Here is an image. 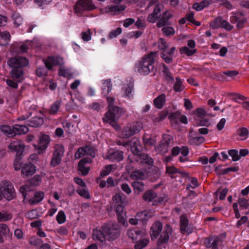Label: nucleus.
<instances>
[{"label":"nucleus","mask_w":249,"mask_h":249,"mask_svg":"<svg viewBox=\"0 0 249 249\" xmlns=\"http://www.w3.org/2000/svg\"><path fill=\"white\" fill-rule=\"evenodd\" d=\"M29 63L26 57L19 55L9 59L7 64L12 68L11 71L12 79L21 82L24 79V68L28 66Z\"/></svg>","instance_id":"1"},{"label":"nucleus","mask_w":249,"mask_h":249,"mask_svg":"<svg viewBox=\"0 0 249 249\" xmlns=\"http://www.w3.org/2000/svg\"><path fill=\"white\" fill-rule=\"evenodd\" d=\"M157 53V52H151L141 59L138 66V71L140 73L147 74L153 71V64Z\"/></svg>","instance_id":"2"},{"label":"nucleus","mask_w":249,"mask_h":249,"mask_svg":"<svg viewBox=\"0 0 249 249\" xmlns=\"http://www.w3.org/2000/svg\"><path fill=\"white\" fill-rule=\"evenodd\" d=\"M123 114V109L118 106H114L108 109V111L106 113L105 117L103 118L104 122H107L116 129L119 128L116 121Z\"/></svg>","instance_id":"3"},{"label":"nucleus","mask_w":249,"mask_h":249,"mask_svg":"<svg viewBox=\"0 0 249 249\" xmlns=\"http://www.w3.org/2000/svg\"><path fill=\"white\" fill-rule=\"evenodd\" d=\"M101 229L104 230L107 240L113 241L116 239L120 235L121 228L117 224H104Z\"/></svg>","instance_id":"4"},{"label":"nucleus","mask_w":249,"mask_h":249,"mask_svg":"<svg viewBox=\"0 0 249 249\" xmlns=\"http://www.w3.org/2000/svg\"><path fill=\"white\" fill-rule=\"evenodd\" d=\"M142 128L140 123L127 124L122 130L121 135L123 138H129L138 133Z\"/></svg>","instance_id":"5"},{"label":"nucleus","mask_w":249,"mask_h":249,"mask_svg":"<svg viewBox=\"0 0 249 249\" xmlns=\"http://www.w3.org/2000/svg\"><path fill=\"white\" fill-rule=\"evenodd\" d=\"M15 197L16 193L12 184L7 182V184L0 187V200L3 198L10 200Z\"/></svg>","instance_id":"6"},{"label":"nucleus","mask_w":249,"mask_h":249,"mask_svg":"<svg viewBox=\"0 0 249 249\" xmlns=\"http://www.w3.org/2000/svg\"><path fill=\"white\" fill-rule=\"evenodd\" d=\"M95 8L92 0H79L75 5L74 10L76 13H79L83 11H90Z\"/></svg>","instance_id":"7"},{"label":"nucleus","mask_w":249,"mask_h":249,"mask_svg":"<svg viewBox=\"0 0 249 249\" xmlns=\"http://www.w3.org/2000/svg\"><path fill=\"white\" fill-rule=\"evenodd\" d=\"M64 153V148L62 145H56L53 152V156L50 162V166L54 167L59 165L61 162Z\"/></svg>","instance_id":"8"},{"label":"nucleus","mask_w":249,"mask_h":249,"mask_svg":"<svg viewBox=\"0 0 249 249\" xmlns=\"http://www.w3.org/2000/svg\"><path fill=\"white\" fill-rule=\"evenodd\" d=\"M46 67L48 70H51L53 66H60V67L64 63L63 58L58 56H50L47 59L43 60Z\"/></svg>","instance_id":"9"},{"label":"nucleus","mask_w":249,"mask_h":249,"mask_svg":"<svg viewBox=\"0 0 249 249\" xmlns=\"http://www.w3.org/2000/svg\"><path fill=\"white\" fill-rule=\"evenodd\" d=\"M25 145L21 141H13L8 146L12 152H16V156H22L23 154Z\"/></svg>","instance_id":"10"},{"label":"nucleus","mask_w":249,"mask_h":249,"mask_svg":"<svg viewBox=\"0 0 249 249\" xmlns=\"http://www.w3.org/2000/svg\"><path fill=\"white\" fill-rule=\"evenodd\" d=\"M225 237V234L220 235L216 237H209L206 239L205 244L207 248L212 249H218V244L221 242Z\"/></svg>","instance_id":"11"},{"label":"nucleus","mask_w":249,"mask_h":249,"mask_svg":"<svg viewBox=\"0 0 249 249\" xmlns=\"http://www.w3.org/2000/svg\"><path fill=\"white\" fill-rule=\"evenodd\" d=\"M172 232V229L169 224H166L164 229L163 232L160 235V237L157 241L158 246H160L162 244H165L168 242L169 237L171 235Z\"/></svg>","instance_id":"12"},{"label":"nucleus","mask_w":249,"mask_h":249,"mask_svg":"<svg viewBox=\"0 0 249 249\" xmlns=\"http://www.w3.org/2000/svg\"><path fill=\"white\" fill-rule=\"evenodd\" d=\"M50 138L48 135L45 134H41L39 137V140L37 145H35L36 148L43 151L45 150L48 147L50 142Z\"/></svg>","instance_id":"13"},{"label":"nucleus","mask_w":249,"mask_h":249,"mask_svg":"<svg viewBox=\"0 0 249 249\" xmlns=\"http://www.w3.org/2000/svg\"><path fill=\"white\" fill-rule=\"evenodd\" d=\"M180 231L183 234H189L193 231V229L188 226V219L183 215L180 216Z\"/></svg>","instance_id":"14"},{"label":"nucleus","mask_w":249,"mask_h":249,"mask_svg":"<svg viewBox=\"0 0 249 249\" xmlns=\"http://www.w3.org/2000/svg\"><path fill=\"white\" fill-rule=\"evenodd\" d=\"M162 229V224L160 221H156L150 228V235L152 240L156 239Z\"/></svg>","instance_id":"15"},{"label":"nucleus","mask_w":249,"mask_h":249,"mask_svg":"<svg viewBox=\"0 0 249 249\" xmlns=\"http://www.w3.org/2000/svg\"><path fill=\"white\" fill-rule=\"evenodd\" d=\"M126 8L125 5H111L105 8V12L110 13L113 15H120Z\"/></svg>","instance_id":"16"},{"label":"nucleus","mask_w":249,"mask_h":249,"mask_svg":"<svg viewBox=\"0 0 249 249\" xmlns=\"http://www.w3.org/2000/svg\"><path fill=\"white\" fill-rule=\"evenodd\" d=\"M91 160L89 158H85L81 159L78 163V170L81 172V174L83 176L88 175L89 171V167H86L85 165L90 162Z\"/></svg>","instance_id":"17"},{"label":"nucleus","mask_w":249,"mask_h":249,"mask_svg":"<svg viewBox=\"0 0 249 249\" xmlns=\"http://www.w3.org/2000/svg\"><path fill=\"white\" fill-rule=\"evenodd\" d=\"M36 171V166L31 162L25 164L21 169V174L23 175L28 177L32 176Z\"/></svg>","instance_id":"18"},{"label":"nucleus","mask_w":249,"mask_h":249,"mask_svg":"<svg viewBox=\"0 0 249 249\" xmlns=\"http://www.w3.org/2000/svg\"><path fill=\"white\" fill-rule=\"evenodd\" d=\"M129 238L132 240H136L139 237H142L144 235V232L138 228H135L129 230L127 232Z\"/></svg>","instance_id":"19"},{"label":"nucleus","mask_w":249,"mask_h":249,"mask_svg":"<svg viewBox=\"0 0 249 249\" xmlns=\"http://www.w3.org/2000/svg\"><path fill=\"white\" fill-rule=\"evenodd\" d=\"M124 207L119 205L116 207V212L117 215L118 220L119 223L124 225L127 224L125 219V214L124 212Z\"/></svg>","instance_id":"20"},{"label":"nucleus","mask_w":249,"mask_h":249,"mask_svg":"<svg viewBox=\"0 0 249 249\" xmlns=\"http://www.w3.org/2000/svg\"><path fill=\"white\" fill-rule=\"evenodd\" d=\"M130 145L131 150L134 154L138 156L142 154L141 153L142 147L138 140H136L134 142L132 141V142L131 143V145Z\"/></svg>","instance_id":"21"},{"label":"nucleus","mask_w":249,"mask_h":249,"mask_svg":"<svg viewBox=\"0 0 249 249\" xmlns=\"http://www.w3.org/2000/svg\"><path fill=\"white\" fill-rule=\"evenodd\" d=\"M123 152L120 150H116L112 153H110L107 156V159L112 160L120 161L124 158Z\"/></svg>","instance_id":"22"},{"label":"nucleus","mask_w":249,"mask_h":249,"mask_svg":"<svg viewBox=\"0 0 249 249\" xmlns=\"http://www.w3.org/2000/svg\"><path fill=\"white\" fill-rule=\"evenodd\" d=\"M93 238L94 239L103 242L107 239L106 236L104 234V231L101 228L100 230L94 229L92 232Z\"/></svg>","instance_id":"23"},{"label":"nucleus","mask_w":249,"mask_h":249,"mask_svg":"<svg viewBox=\"0 0 249 249\" xmlns=\"http://www.w3.org/2000/svg\"><path fill=\"white\" fill-rule=\"evenodd\" d=\"M43 118L39 117H35L28 122L27 124L31 127H37L43 124Z\"/></svg>","instance_id":"24"},{"label":"nucleus","mask_w":249,"mask_h":249,"mask_svg":"<svg viewBox=\"0 0 249 249\" xmlns=\"http://www.w3.org/2000/svg\"><path fill=\"white\" fill-rule=\"evenodd\" d=\"M165 103V95L162 94L154 100L155 106L159 109L161 108Z\"/></svg>","instance_id":"25"},{"label":"nucleus","mask_w":249,"mask_h":249,"mask_svg":"<svg viewBox=\"0 0 249 249\" xmlns=\"http://www.w3.org/2000/svg\"><path fill=\"white\" fill-rule=\"evenodd\" d=\"M10 38V35L8 32H0V45L1 46H6L9 44V41Z\"/></svg>","instance_id":"26"},{"label":"nucleus","mask_w":249,"mask_h":249,"mask_svg":"<svg viewBox=\"0 0 249 249\" xmlns=\"http://www.w3.org/2000/svg\"><path fill=\"white\" fill-rule=\"evenodd\" d=\"M14 136L16 135H20L25 134L28 132V128L24 125H15L14 126Z\"/></svg>","instance_id":"27"},{"label":"nucleus","mask_w":249,"mask_h":249,"mask_svg":"<svg viewBox=\"0 0 249 249\" xmlns=\"http://www.w3.org/2000/svg\"><path fill=\"white\" fill-rule=\"evenodd\" d=\"M152 216V214L147 211H143L137 213L136 217L141 221H147Z\"/></svg>","instance_id":"28"},{"label":"nucleus","mask_w":249,"mask_h":249,"mask_svg":"<svg viewBox=\"0 0 249 249\" xmlns=\"http://www.w3.org/2000/svg\"><path fill=\"white\" fill-rule=\"evenodd\" d=\"M249 153L247 149H241L239 151L234 149V161L239 160L242 157H245Z\"/></svg>","instance_id":"29"},{"label":"nucleus","mask_w":249,"mask_h":249,"mask_svg":"<svg viewBox=\"0 0 249 249\" xmlns=\"http://www.w3.org/2000/svg\"><path fill=\"white\" fill-rule=\"evenodd\" d=\"M157 194L153 190H149L146 191L143 195L142 198L145 201H151L157 197Z\"/></svg>","instance_id":"30"},{"label":"nucleus","mask_w":249,"mask_h":249,"mask_svg":"<svg viewBox=\"0 0 249 249\" xmlns=\"http://www.w3.org/2000/svg\"><path fill=\"white\" fill-rule=\"evenodd\" d=\"M132 185L134 188L135 192L138 194H139L140 193L143 192L144 190V185L142 181H134L132 183Z\"/></svg>","instance_id":"31"},{"label":"nucleus","mask_w":249,"mask_h":249,"mask_svg":"<svg viewBox=\"0 0 249 249\" xmlns=\"http://www.w3.org/2000/svg\"><path fill=\"white\" fill-rule=\"evenodd\" d=\"M244 108L242 106H234V116H236L237 120H240L244 118Z\"/></svg>","instance_id":"32"},{"label":"nucleus","mask_w":249,"mask_h":249,"mask_svg":"<svg viewBox=\"0 0 249 249\" xmlns=\"http://www.w3.org/2000/svg\"><path fill=\"white\" fill-rule=\"evenodd\" d=\"M209 4L210 2L208 0H204L200 3H195L193 5V8L198 11L202 10L205 7H207Z\"/></svg>","instance_id":"33"},{"label":"nucleus","mask_w":249,"mask_h":249,"mask_svg":"<svg viewBox=\"0 0 249 249\" xmlns=\"http://www.w3.org/2000/svg\"><path fill=\"white\" fill-rule=\"evenodd\" d=\"M205 138L202 137H191L189 140V143L191 145H198L204 142Z\"/></svg>","instance_id":"34"},{"label":"nucleus","mask_w":249,"mask_h":249,"mask_svg":"<svg viewBox=\"0 0 249 249\" xmlns=\"http://www.w3.org/2000/svg\"><path fill=\"white\" fill-rule=\"evenodd\" d=\"M237 134L242 138L240 140L244 141L248 138L249 131L246 127H241L237 130Z\"/></svg>","instance_id":"35"},{"label":"nucleus","mask_w":249,"mask_h":249,"mask_svg":"<svg viewBox=\"0 0 249 249\" xmlns=\"http://www.w3.org/2000/svg\"><path fill=\"white\" fill-rule=\"evenodd\" d=\"M149 242V239L147 238L140 239L136 242L134 248L135 249H142L148 245Z\"/></svg>","instance_id":"36"},{"label":"nucleus","mask_w":249,"mask_h":249,"mask_svg":"<svg viewBox=\"0 0 249 249\" xmlns=\"http://www.w3.org/2000/svg\"><path fill=\"white\" fill-rule=\"evenodd\" d=\"M163 70L162 72L165 76L166 80L169 82L173 83L174 81V79L171 73L170 72L168 68L164 64L163 65Z\"/></svg>","instance_id":"37"},{"label":"nucleus","mask_w":249,"mask_h":249,"mask_svg":"<svg viewBox=\"0 0 249 249\" xmlns=\"http://www.w3.org/2000/svg\"><path fill=\"white\" fill-rule=\"evenodd\" d=\"M9 231V229L6 224H0V243L4 242V240L2 235L7 234Z\"/></svg>","instance_id":"38"},{"label":"nucleus","mask_w":249,"mask_h":249,"mask_svg":"<svg viewBox=\"0 0 249 249\" xmlns=\"http://www.w3.org/2000/svg\"><path fill=\"white\" fill-rule=\"evenodd\" d=\"M149 176L154 180L158 179L160 176V172L159 169L156 166L153 167L151 171H149Z\"/></svg>","instance_id":"39"},{"label":"nucleus","mask_w":249,"mask_h":249,"mask_svg":"<svg viewBox=\"0 0 249 249\" xmlns=\"http://www.w3.org/2000/svg\"><path fill=\"white\" fill-rule=\"evenodd\" d=\"M0 130L2 132L7 134L9 137L14 136V127L11 128L9 125H2L0 127Z\"/></svg>","instance_id":"40"},{"label":"nucleus","mask_w":249,"mask_h":249,"mask_svg":"<svg viewBox=\"0 0 249 249\" xmlns=\"http://www.w3.org/2000/svg\"><path fill=\"white\" fill-rule=\"evenodd\" d=\"M141 161L145 164H147L149 165H152L153 163V159L149 157L147 154H142L140 155Z\"/></svg>","instance_id":"41"},{"label":"nucleus","mask_w":249,"mask_h":249,"mask_svg":"<svg viewBox=\"0 0 249 249\" xmlns=\"http://www.w3.org/2000/svg\"><path fill=\"white\" fill-rule=\"evenodd\" d=\"M44 193L42 192H37L34 194V199L30 200L32 204L39 203L40 202L44 197Z\"/></svg>","instance_id":"42"},{"label":"nucleus","mask_w":249,"mask_h":249,"mask_svg":"<svg viewBox=\"0 0 249 249\" xmlns=\"http://www.w3.org/2000/svg\"><path fill=\"white\" fill-rule=\"evenodd\" d=\"M248 97L238 93L234 92V102L242 104L243 106V103L246 102Z\"/></svg>","instance_id":"43"},{"label":"nucleus","mask_w":249,"mask_h":249,"mask_svg":"<svg viewBox=\"0 0 249 249\" xmlns=\"http://www.w3.org/2000/svg\"><path fill=\"white\" fill-rule=\"evenodd\" d=\"M179 52L181 54L184 53L187 56H192L196 52V49L190 50L187 47L184 46L180 48Z\"/></svg>","instance_id":"44"},{"label":"nucleus","mask_w":249,"mask_h":249,"mask_svg":"<svg viewBox=\"0 0 249 249\" xmlns=\"http://www.w3.org/2000/svg\"><path fill=\"white\" fill-rule=\"evenodd\" d=\"M161 143L166 144L168 146H172L173 144V137L168 134L163 135V139Z\"/></svg>","instance_id":"45"},{"label":"nucleus","mask_w":249,"mask_h":249,"mask_svg":"<svg viewBox=\"0 0 249 249\" xmlns=\"http://www.w3.org/2000/svg\"><path fill=\"white\" fill-rule=\"evenodd\" d=\"M174 90L176 92H180L183 89L181 79L179 77L176 78V82L173 87Z\"/></svg>","instance_id":"46"},{"label":"nucleus","mask_w":249,"mask_h":249,"mask_svg":"<svg viewBox=\"0 0 249 249\" xmlns=\"http://www.w3.org/2000/svg\"><path fill=\"white\" fill-rule=\"evenodd\" d=\"M238 204L239 205V210L240 211L244 209H247L248 207H249V201L245 198H239Z\"/></svg>","instance_id":"47"},{"label":"nucleus","mask_w":249,"mask_h":249,"mask_svg":"<svg viewBox=\"0 0 249 249\" xmlns=\"http://www.w3.org/2000/svg\"><path fill=\"white\" fill-rule=\"evenodd\" d=\"M22 156H16L15 159L14 160L13 166L14 169L16 171L19 170L21 168L22 163L20 160Z\"/></svg>","instance_id":"48"},{"label":"nucleus","mask_w":249,"mask_h":249,"mask_svg":"<svg viewBox=\"0 0 249 249\" xmlns=\"http://www.w3.org/2000/svg\"><path fill=\"white\" fill-rule=\"evenodd\" d=\"M169 147V146H167L166 144L160 142L159 145L157 147V150L160 153L163 155L168 152Z\"/></svg>","instance_id":"49"},{"label":"nucleus","mask_w":249,"mask_h":249,"mask_svg":"<svg viewBox=\"0 0 249 249\" xmlns=\"http://www.w3.org/2000/svg\"><path fill=\"white\" fill-rule=\"evenodd\" d=\"M162 31L164 35L166 36L173 35L175 33L174 28L170 26L163 27L162 28Z\"/></svg>","instance_id":"50"},{"label":"nucleus","mask_w":249,"mask_h":249,"mask_svg":"<svg viewBox=\"0 0 249 249\" xmlns=\"http://www.w3.org/2000/svg\"><path fill=\"white\" fill-rule=\"evenodd\" d=\"M223 21L221 17H217L214 19V21L210 24V26L214 29L221 27V23Z\"/></svg>","instance_id":"51"},{"label":"nucleus","mask_w":249,"mask_h":249,"mask_svg":"<svg viewBox=\"0 0 249 249\" xmlns=\"http://www.w3.org/2000/svg\"><path fill=\"white\" fill-rule=\"evenodd\" d=\"M168 20L166 18L165 16H163L157 23V26L158 28L162 27L166 25H170Z\"/></svg>","instance_id":"52"},{"label":"nucleus","mask_w":249,"mask_h":249,"mask_svg":"<svg viewBox=\"0 0 249 249\" xmlns=\"http://www.w3.org/2000/svg\"><path fill=\"white\" fill-rule=\"evenodd\" d=\"M194 114L198 117L202 119L207 116L206 111L202 108H197L194 111Z\"/></svg>","instance_id":"53"},{"label":"nucleus","mask_w":249,"mask_h":249,"mask_svg":"<svg viewBox=\"0 0 249 249\" xmlns=\"http://www.w3.org/2000/svg\"><path fill=\"white\" fill-rule=\"evenodd\" d=\"M56 220L58 223L62 224L66 221V215L63 211L59 212L57 216Z\"/></svg>","instance_id":"54"},{"label":"nucleus","mask_w":249,"mask_h":249,"mask_svg":"<svg viewBox=\"0 0 249 249\" xmlns=\"http://www.w3.org/2000/svg\"><path fill=\"white\" fill-rule=\"evenodd\" d=\"M60 103L59 102H55L51 107L49 113L51 114L56 113L60 107Z\"/></svg>","instance_id":"55"},{"label":"nucleus","mask_w":249,"mask_h":249,"mask_svg":"<svg viewBox=\"0 0 249 249\" xmlns=\"http://www.w3.org/2000/svg\"><path fill=\"white\" fill-rule=\"evenodd\" d=\"M122 33V29L120 27H118L116 30L111 31L108 37L109 38H112L117 37Z\"/></svg>","instance_id":"56"},{"label":"nucleus","mask_w":249,"mask_h":249,"mask_svg":"<svg viewBox=\"0 0 249 249\" xmlns=\"http://www.w3.org/2000/svg\"><path fill=\"white\" fill-rule=\"evenodd\" d=\"M91 32L90 29H88L86 32H83L81 34L82 38L85 41H88L91 39Z\"/></svg>","instance_id":"57"},{"label":"nucleus","mask_w":249,"mask_h":249,"mask_svg":"<svg viewBox=\"0 0 249 249\" xmlns=\"http://www.w3.org/2000/svg\"><path fill=\"white\" fill-rule=\"evenodd\" d=\"M112 169V165H106L105 168L102 170V171L100 173V176L101 177H103L108 175L111 172Z\"/></svg>","instance_id":"58"},{"label":"nucleus","mask_w":249,"mask_h":249,"mask_svg":"<svg viewBox=\"0 0 249 249\" xmlns=\"http://www.w3.org/2000/svg\"><path fill=\"white\" fill-rule=\"evenodd\" d=\"M84 152L85 155H89L91 156L92 157H95V152L93 150L90 148L89 146H86L85 147H82Z\"/></svg>","instance_id":"59"},{"label":"nucleus","mask_w":249,"mask_h":249,"mask_svg":"<svg viewBox=\"0 0 249 249\" xmlns=\"http://www.w3.org/2000/svg\"><path fill=\"white\" fill-rule=\"evenodd\" d=\"M143 176V174L139 171L132 172L130 175V178L133 179H141Z\"/></svg>","instance_id":"60"},{"label":"nucleus","mask_w":249,"mask_h":249,"mask_svg":"<svg viewBox=\"0 0 249 249\" xmlns=\"http://www.w3.org/2000/svg\"><path fill=\"white\" fill-rule=\"evenodd\" d=\"M143 140L145 145H154L156 143V140L151 137L146 138L143 137Z\"/></svg>","instance_id":"61"},{"label":"nucleus","mask_w":249,"mask_h":249,"mask_svg":"<svg viewBox=\"0 0 249 249\" xmlns=\"http://www.w3.org/2000/svg\"><path fill=\"white\" fill-rule=\"evenodd\" d=\"M123 194H116L113 196L112 200L115 203H121L123 202Z\"/></svg>","instance_id":"62"},{"label":"nucleus","mask_w":249,"mask_h":249,"mask_svg":"<svg viewBox=\"0 0 249 249\" xmlns=\"http://www.w3.org/2000/svg\"><path fill=\"white\" fill-rule=\"evenodd\" d=\"M19 82L17 81L16 80H14L13 79H12V80L7 79L6 80V83L7 85L9 87L13 88L14 89H17L18 88V83Z\"/></svg>","instance_id":"63"},{"label":"nucleus","mask_w":249,"mask_h":249,"mask_svg":"<svg viewBox=\"0 0 249 249\" xmlns=\"http://www.w3.org/2000/svg\"><path fill=\"white\" fill-rule=\"evenodd\" d=\"M41 181L40 177L39 176H36L30 179V183L34 186H37Z\"/></svg>","instance_id":"64"}]
</instances>
